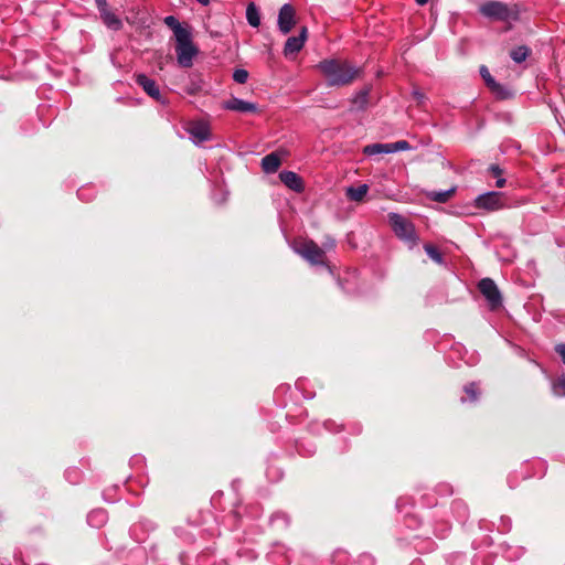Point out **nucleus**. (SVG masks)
<instances>
[{"instance_id":"obj_1","label":"nucleus","mask_w":565,"mask_h":565,"mask_svg":"<svg viewBox=\"0 0 565 565\" xmlns=\"http://www.w3.org/2000/svg\"><path fill=\"white\" fill-rule=\"evenodd\" d=\"M164 24L173 31L175 38L177 61L181 67L189 68L193 65L194 57L199 54V49L192 41L191 29L188 24H181L173 15H168L163 20Z\"/></svg>"},{"instance_id":"obj_2","label":"nucleus","mask_w":565,"mask_h":565,"mask_svg":"<svg viewBox=\"0 0 565 565\" xmlns=\"http://www.w3.org/2000/svg\"><path fill=\"white\" fill-rule=\"evenodd\" d=\"M317 67L324 76L328 86H347L363 74L362 67L352 65L347 60L330 58L321 61Z\"/></svg>"},{"instance_id":"obj_3","label":"nucleus","mask_w":565,"mask_h":565,"mask_svg":"<svg viewBox=\"0 0 565 565\" xmlns=\"http://www.w3.org/2000/svg\"><path fill=\"white\" fill-rule=\"evenodd\" d=\"M479 13L491 21L508 23L507 31L512 29L511 22L520 20L521 8L518 3H505L498 0H489L479 7Z\"/></svg>"},{"instance_id":"obj_4","label":"nucleus","mask_w":565,"mask_h":565,"mask_svg":"<svg viewBox=\"0 0 565 565\" xmlns=\"http://www.w3.org/2000/svg\"><path fill=\"white\" fill-rule=\"evenodd\" d=\"M295 252L312 266L329 267V262L323 248L312 239H301L295 244Z\"/></svg>"},{"instance_id":"obj_5","label":"nucleus","mask_w":565,"mask_h":565,"mask_svg":"<svg viewBox=\"0 0 565 565\" xmlns=\"http://www.w3.org/2000/svg\"><path fill=\"white\" fill-rule=\"evenodd\" d=\"M388 221L393 232L399 239L411 244L412 246L417 244L419 237L413 222L397 213H391L388 215Z\"/></svg>"},{"instance_id":"obj_6","label":"nucleus","mask_w":565,"mask_h":565,"mask_svg":"<svg viewBox=\"0 0 565 565\" xmlns=\"http://www.w3.org/2000/svg\"><path fill=\"white\" fill-rule=\"evenodd\" d=\"M503 192H487L476 198L475 207L487 212H494L509 207Z\"/></svg>"},{"instance_id":"obj_7","label":"nucleus","mask_w":565,"mask_h":565,"mask_svg":"<svg viewBox=\"0 0 565 565\" xmlns=\"http://www.w3.org/2000/svg\"><path fill=\"white\" fill-rule=\"evenodd\" d=\"M480 294L487 299L492 310L502 306V297L495 282L491 278H482L478 282Z\"/></svg>"},{"instance_id":"obj_8","label":"nucleus","mask_w":565,"mask_h":565,"mask_svg":"<svg viewBox=\"0 0 565 565\" xmlns=\"http://www.w3.org/2000/svg\"><path fill=\"white\" fill-rule=\"evenodd\" d=\"M185 130L195 143H202L211 138L210 125L204 120L189 121Z\"/></svg>"},{"instance_id":"obj_9","label":"nucleus","mask_w":565,"mask_h":565,"mask_svg":"<svg viewBox=\"0 0 565 565\" xmlns=\"http://www.w3.org/2000/svg\"><path fill=\"white\" fill-rule=\"evenodd\" d=\"M296 10L295 8L286 3L284 4L278 13V29L282 34H288L296 25Z\"/></svg>"},{"instance_id":"obj_10","label":"nucleus","mask_w":565,"mask_h":565,"mask_svg":"<svg viewBox=\"0 0 565 565\" xmlns=\"http://www.w3.org/2000/svg\"><path fill=\"white\" fill-rule=\"evenodd\" d=\"M308 38V29L307 26H301L300 32L297 36H290L287 39L284 46V55L286 57H290L297 53H299Z\"/></svg>"},{"instance_id":"obj_11","label":"nucleus","mask_w":565,"mask_h":565,"mask_svg":"<svg viewBox=\"0 0 565 565\" xmlns=\"http://www.w3.org/2000/svg\"><path fill=\"white\" fill-rule=\"evenodd\" d=\"M279 179L288 189L297 193H301L305 190L302 178L294 171H281Z\"/></svg>"},{"instance_id":"obj_12","label":"nucleus","mask_w":565,"mask_h":565,"mask_svg":"<svg viewBox=\"0 0 565 565\" xmlns=\"http://www.w3.org/2000/svg\"><path fill=\"white\" fill-rule=\"evenodd\" d=\"M136 83L142 87V89L153 99L160 100L161 93L159 89V86L157 85L156 81L149 78L145 74H137L136 75Z\"/></svg>"},{"instance_id":"obj_13","label":"nucleus","mask_w":565,"mask_h":565,"mask_svg":"<svg viewBox=\"0 0 565 565\" xmlns=\"http://www.w3.org/2000/svg\"><path fill=\"white\" fill-rule=\"evenodd\" d=\"M224 108L238 113H256L257 105L254 103L245 102L243 99L233 97L224 103Z\"/></svg>"},{"instance_id":"obj_14","label":"nucleus","mask_w":565,"mask_h":565,"mask_svg":"<svg viewBox=\"0 0 565 565\" xmlns=\"http://www.w3.org/2000/svg\"><path fill=\"white\" fill-rule=\"evenodd\" d=\"M480 74L486 85L490 88V90L493 94H495L500 98L507 97L504 87L494 81V78L491 76L489 70L486 66L480 67Z\"/></svg>"},{"instance_id":"obj_15","label":"nucleus","mask_w":565,"mask_h":565,"mask_svg":"<svg viewBox=\"0 0 565 565\" xmlns=\"http://www.w3.org/2000/svg\"><path fill=\"white\" fill-rule=\"evenodd\" d=\"M281 166L279 151L271 152L262 159V169L265 173H275Z\"/></svg>"},{"instance_id":"obj_16","label":"nucleus","mask_w":565,"mask_h":565,"mask_svg":"<svg viewBox=\"0 0 565 565\" xmlns=\"http://www.w3.org/2000/svg\"><path fill=\"white\" fill-rule=\"evenodd\" d=\"M103 22L113 30H120L122 28L121 20L110 11L109 7L98 9Z\"/></svg>"},{"instance_id":"obj_17","label":"nucleus","mask_w":565,"mask_h":565,"mask_svg":"<svg viewBox=\"0 0 565 565\" xmlns=\"http://www.w3.org/2000/svg\"><path fill=\"white\" fill-rule=\"evenodd\" d=\"M481 394L480 386L477 382H470L463 386V395L460 397L461 403H475Z\"/></svg>"},{"instance_id":"obj_18","label":"nucleus","mask_w":565,"mask_h":565,"mask_svg":"<svg viewBox=\"0 0 565 565\" xmlns=\"http://www.w3.org/2000/svg\"><path fill=\"white\" fill-rule=\"evenodd\" d=\"M369 186L361 184L358 186H349L347 189V198L351 201L361 202L367 194Z\"/></svg>"},{"instance_id":"obj_19","label":"nucleus","mask_w":565,"mask_h":565,"mask_svg":"<svg viewBox=\"0 0 565 565\" xmlns=\"http://www.w3.org/2000/svg\"><path fill=\"white\" fill-rule=\"evenodd\" d=\"M246 19L254 28H257L260 24V14L254 2L248 3L246 8Z\"/></svg>"},{"instance_id":"obj_20","label":"nucleus","mask_w":565,"mask_h":565,"mask_svg":"<svg viewBox=\"0 0 565 565\" xmlns=\"http://www.w3.org/2000/svg\"><path fill=\"white\" fill-rule=\"evenodd\" d=\"M488 173L495 179L497 188H503L505 185L507 180L503 178V169H501L499 164H491L488 168Z\"/></svg>"},{"instance_id":"obj_21","label":"nucleus","mask_w":565,"mask_h":565,"mask_svg":"<svg viewBox=\"0 0 565 565\" xmlns=\"http://www.w3.org/2000/svg\"><path fill=\"white\" fill-rule=\"evenodd\" d=\"M530 53L531 50L527 46L520 45L511 51L510 56L515 63H522L527 58Z\"/></svg>"},{"instance_id":"obj_22","label":"nucleus","mask_w":565,"mask_h":565,"mask_svg":"<svg viewBox=\"0 0 565 565\" xmlns=\"http://www.w3.org/2000/svg\"><path fill=\"white\" fill-rule=\"evenodd\" d=\"M388 149V143H371L364 147L363 153L366 156L390 153Z\"/></svg>"},{"instance_id":"obj_23","label":"nucleus","mask_w":565,"mask_h":565,"mask_svg":"<svg viewBox=\"0 0 565 565\" xmlns=\"http://www.w3.org/2000/svg\"><path fill=\"white\" fill-rule=\"evenodd\" d=\"M107 519V514L104 510H94L88 514V522L93 526H102Z\"/></svg>"},{"instance_id":"obj_24","label":"nucleus","mask_w":565,"mask_h":565,"mask_svg":"<svg viewBox=\"0 0 565 565\" xmlns=\"http://www.w3.org/2000/svg\"><path fill=\"white\" fill-rule=\"evenodd\" d=\"M424 249L427 253V255L437 264L443 265L445 263L444 256L441 252L430 243H427L424 245Z\"/></svg>"},{"instance_id":"obj_25","label":"nucleus","mask_w":565,"mask_h":565,"mask_svg":"<svg viewBox=\"0 0 565 565\" xmlns=\"http://www.w3.org/2000/svg\"><path fill=\"white\" fill-rule=\"evenodd\" d=\"M552 391L556 396H565V374H562L552 381Z\"/></svg>"},{"instance_id":"obj_26","label":"nucleus","mask_w":565,"mask_h":565,"mask_svg":"<svg viewBox=\"0 0 565 565\" xmlns=\"http://www.w3.org/2000/svg\"><path fill=\"white\" fill-rule=\"evenodd\" d=\"M454 193H455L454 189L443 191V192H433L430 194V198L436 202L446 203L452 196Z\"/></svg>"},{"instance_id":"obj_27","label":"nucleus","mask_w":565,"mask_h":565,"mask_svg":"<svg viewBox=\"0 0 565 565\" xmlns=\"http://www.w3.org/2000/svg\"><path fill=\"white\" fill-rule=\"evenodd\" d=\"M388 148H390L388 151L391 153V152L401 151V150H408L411 148V146H409L408 141L399 140L396 142L388 143Z\"/></svg>"},{"instance_id":"obj_28","label":"nucleus","mask_w":565,"mask_h":565,"mask_svg":"<svg viewBox=\"0 0 565 565\" xmlns=\"http://www.w3.org/2000/svg\"><path fill=\"white\" fill-rule=\"evenodd\" d=\"M248 78V72L243 68L235 70L233 73V79L238 84H245Z\"/></svg>"},{"instance_id":"obj_29","label":"nucleus","mask_w":565,"mask_h":565,"mask_svg":"<svg viewBox=\"0 0 565 565\" xmlns=\"http://www.w3.org/2000/svg\"><path fill=\"white\" fill-rule=\"evenodd\" d=\"M66 478L72 483H78L81 481V471L76 468H71L66 470Z\"/></svg>"},{"instance_id":"obj_30","label":"nucleus","mask_w":565,"mask_h":565,"mask_svg":"<svg viewBox=\"0 0 565 565\" xmlns=\"http://www.w3.org/2000/svg\"><path fill=\"white\" fill-rule=\"evenodd\" d=\"M422 499L424 501L423 502L424 507L433 508V507L437 505V499L434 495H430V494L427 493V494H424L422 497Z\"/></svg>"},{"instance_id":"obj_31","label":"nucleus","mask_w":565,"mask_h":565,"mask_svg":"<svg viewBox=\"0 0 565 565\" xmlns=\"http://www.w3.org/2000/svg\"><path fill=\"white\" fill-rule=\"evenodd\" d=\"M408 504H409V505H413L412 499H411V498H408V497H401V498L397 500V503H396L397 509H398L399 511H404V510H405V508H406V505H408Z\"/></svg>"},{"instance_id":"obj_32","label":"nucleus","mask_w":565,"mask_h":565,"mask_svg":"<svg viewBox=\"0 0 565 565\" xmlns=\"http://www.w3.org/2000/svg\"><path fill=\"white\" fill-rule=\"evenodd\" d=\"M367 96H369V89L367 88L362 89L355 95L354 103L365 104Z\"/></svg>"},{"instance_id":"obj_33","label":"nucleus","mask_w":565,"mask_h":565,"mask_svg":"<svg viewBox=\"0 0 565 565\" xmlns=\"http://www.w3.org/2000/svg\"><path fill=\"white\" fill-rule=\"evenodd\" d=\"M556 353L561 356L563 363L565 364V344L561 343L555 347Z\"/></svg>"},{"instance_id":"obj_34","label":"nucleus","mask_w":565,"mask_h":565,"mask_svg":"<svg viewBox=\"0 0 565 565\" xmlns=\"http://www.w3.org/2000/svg\"><path fill=\"white\" fill-rule=\"evenodd\" d=\"M413 96L417 100L418 105L423 104V102L425 99V95L423 93H420L419 90H414Z\"/></svg>"},{"instance_id":"obj_35","label":"nucleus","mask_w":565,"mask_h":565,"mask_svg":"<svg viewBox=\"0 0 565 565\" xmlns=\"http://www.w3.org/2000/svg\"><path fill=\"white\" fill-rule=\"evenodd\" d=\"M96 2V6H97V9H100V8H104V7H107V0H95Z\"/></svg>"},{"instance_id":"obj_36","label":"nucleus","mask_w":565,"mask_h":565,"mask_svg":"<svg viewBox=\"0 0 565 565\" xmlns=\"http://www.w3.org/2000/svg\"><path fill=\"white\" fill-rule=\"evenodd\" d=\"M196 1L203 6H207L210 3V0H196Z\"/></svg>"},{"instance_id":"obj_37","label":"nucleus","mask_w":565,"mask_h":565,"mask_svg":"<svg viewBox=\"0 0 565 565\" xmlns=\"http://www.w3.org/2000/svg\"><path fill=\"white\" fill-rule=\"evenodd\" d=\"M419 6L426 4L429 0H415Z\"/></svg>"},{"instance_id":"obj_38","label":"nucleus","mask_w":565,"mask_h":565,"mask_svg":"<svg viewBox=\"0 0 565 565\" xmlns=\"http://www.w3.org/2000/svg\"><path fill=\"white\" fill-rule=\"evenodd\" d=\"M334 245H335L334 241H332L331 244H330V247L332 248V247H334Z\"/></svg>"}]
</instances>
